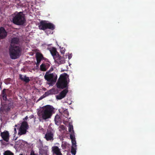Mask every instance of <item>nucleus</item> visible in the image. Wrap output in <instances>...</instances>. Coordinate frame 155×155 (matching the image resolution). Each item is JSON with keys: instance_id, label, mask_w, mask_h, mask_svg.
I'll return each instance as SVG.
<instances>
[{"instance_id": "15", "label": "nucleus", "mask_w": 155, "mask_h": 155, "mask_svg": "<svg viewBox=\"0 0 155 155\" xmlns=\"http://www.w3.org/2000/svg\"><path fill=\"white\" fill-rule=\"evenodd\" d=\"M50 66V65L48 63H43L40 66V70L42 71H45Z\"/></svg>"}, {"instance_id": "41", "label": "nucleus", "mask_w": 155, "mask_h": 155, "mask_svg": "<svg viewBox=\"0 0 155 155\" xmlns=\"http://www.w3.org/2000/svg\"><path fill=\"white\" fill-rule=\"evenodd\" d=\"M19 155H23V154H20Z\"/></svg>"}, {"instance_id": "38", "label": "nucleus", "mask_w": 155, "mask_h": 155, "mask_svg": "<svg viewBox=\"0 0 155 155\" xmlns=\"http://www.w3.org/2000/svg\"><path fill=\"white\" fill-rule=\"evenodd\" d=\"M22 140H19L18 141V142H19L20 143H21V142H22Z\"/></svg>"}, {"instance_id": "28", "label": "nucleus", "mask_w": 155, "mask_h": 155, "mask_svg": "<svg viewBox=\"0 0 155 155\" xmlns=\"http://www.w3.org/2000/svg\"><path fill=\"white\" fill-rule=\"evenodd\" d=\"M72 142V147H76V142L75 141V140H71Z\"/></svg>"}, {"instance_id": "35", "label": "nucleus", "mask_w": 155, "mask_h": 155, "mask_svg": "<svg viewBox=\"0 0 155 155\" xmlns=\"http://www.w3.org/2000/svg\"><path fill=\"white\" fill-rule=\"evenodd\" d=\"M14 133L16 134L17 133V131H16V128H14Z\"/></svg>"}, {"instance_id": "24", "label": "nucleus", "mask_w": 155, "mask_h": 155, "mask_svg": "<svg viewBox=\"0 0 155 155\" xmlns=\"http://www.w3.org/2000/svg\"><path fill=\"white\" fill-rule=\"evenodd\" d=\"M3 154V155H14V153L9 150L5 151Z\"/></svg>"}, {"instance_id": "29", "label": "nucleus", "mask_w": 155, "mask_h": 155, "mask_svg": "<svg viewBox=\"0 0 155 155\" xmlns=\"http://www.w3.org/2000/svg\"><path fill=\"white\" fill-rule=\"evenodd\" d=\"M65 50V48H64L63 47L61 48L60 52L62 54H63L64 53Z\"/></svg>"}, {"instance_id": "10", "label": "nucleus", "mask_w": 155, "mask_h": 155, "mask_svg": "<svg viewBox=\"0 0 155 155\" xmlns=\"http://www.w3.org/2000/svg\"><path fill=\"white\" fill-rule=\"evenodd\" d=\"M53 155H62L61 153L60 149L56 146H54L52 147Z\"/></svg>"}, {"instance_id": "40", "label": "nucleus", "mask_w": 155, "mask_h": 155, "mask_svg": "<svg viewBox=\"0 0 155 155\" xmlns=\"http://www.w3.org/2000/svg\"><path fill=\"white\" fill-rule=\"evenodd\" d=\"M17 125H15V127H17Z\"/></svg>"}, {"instance_id": "4", "label": "nucleus", "mask_w": 155, "mask_h": 155, "mask_svg": "<svg viewBox=\"0 0 155 155\" xmlns=\"http://www.w3.org/2000/svg\"><path fill=\"white\" fill-rule=\"evenodd\" d=\"M12 22L18 25H21L25 22L26 19L23 12H16L12 15Z\"/></svg>"}, {"instance_id": "39", "label": "nucleus", "mask_w": 155, "mask_h": 155, "mask_svg": "<svg viewBox=\"0 0 155 155\" xmlns=\"http://www.w3.org/2000/svg\"><path fill=\"white\" fill-rule=\"evenodd\" d=\"M61 127L62 128H63V127H64V126L63 125L61 126Z\"/></svg>"}, {"instance_id": "18", "label": "nucleus", "mask_w": 155, "mask_h": 155, "mask_svg": "<svg viewBox=\"0 0 155 155\" xmlns=\"http://www.w3.org/2000/svg\"><path fill=\"white\" fill-rule=\"evenodd\" d=\"M7 89H4L2 91V97L3 98V99L4 101H7V94L6 92Z\"/></svg>"}, {"instance_id": "1", "label": "nucleus", "mask_w": 155, "mask_h": 155, "mask_svg": "<svg viewBox=\"0 0 155 155\" xmlns=\"http://www.w3.org/2000/svg\"><path fill=\"white\" fill-rule=\"evenodd\" d=\"M67 76L68 74L66 73L61 74L56 83L58 88L62 89L65 88L61 91L58 95L56 96V98L58 100H61L64 98L68 92V84L69 81H68Z\"/></svg>"}, {"instance_id": "21", "label": "nucleus", "mask_w": 155, "mask_h": 155, "mask_svg": "<svg viewBox=\"0 0 155 155\" xmlns=\"http://www.w3.org/2000/svg\"><path fill=\"white\" fill-rule=\"evenodd\" d=\"M54 91L53 89H51L48 91L45 92L44 94L45 97L49 96V95L53 94V91Z\"/></svg>"}, {"instance_id": "31", "label": "nucleus", "mask_w": 155, "mask_h": 155, "mask_svg": "<svg viewBox=\"0 0 155 155\" xmlns=\"http://www.w3.org/2000/svg\"><path fill=\"white\" fill-rule=\"evenodd\" d=\"M45 97V96L44 95V94L42 95V96H41L40 97V98L38 99V100H41V99H43V98H44V97Z\"/></svg>"}, {"instance_id": "17", "label": "nucleus", "mask_w": 155, "mask_h": 155, "mask_svg": "<svg viewBox=\"0 0 155 155\" xmlns=\"http://www.w3.org/2000/svg\"><path fill=\"white\" fill-rule=\"evenodd\" d=\"M28 127L29 126L28 123L26 121H24L21 123L20 128L28 129Z\"/></svg>"}, {"instance_id": "3", "label": "nucleus", "mask_w": 155, "mask_h": 155, "mask_svg": "<svg viewBox=\"0 0 155 155\" xmlns=\"http://www.w3.org/2000/svg\"><path fill=\"white\" fill-rule=\"evenodd\" d=\"M22 51V48L20 46L10 45L9 46V55L12 59L18 58L21 55Z\"/></svg>"}, {"instance_id": "9", "label": "nucleus", "mask_w": 155, "mask_h": 155, "mask_svg": "<svg viewBox=\"0 0 155 155\" xmlns=\"http://www.w3.org/2000/svg\"><path fill=\"white\" fill-rule=\"evenodd\" d=\"M1 136L3 139L6 142H8L9 139V134L8 131H5L1 132L0 134Z\"/></svg>"}, {"instance_id": "30", "label": "nucleus", "mask_w": 155, "mask_h": 155, "mask_svg": "<svg viewBox=\"0 0 155 155\" xmlns=\"http://www.w3.org/2000/svg\"><path fill=\"white\" fill-rule=\"evenodd\" d=\"M74 134H71H71H70V137L71 139V140H75V138L74 137V136L73 135Z\"/></svg>"}, {"instance_id": "36", "label": "nucleus", "mask_w": 155, "mask_h": 155, "mask_svg": "<svg viewBox=\"0 0 155 155\" xmlns=\"http://www.w3.org/2000/svg\"><path fill=\"white\" fill-rule=\"evenodd\" d=\"M30 155H35L34 152H31V153Z\"/></svg>"}, {"instance_id": "34", "label": "nucleus", "mask_w": 155, "mask_h": 155, "mask_svg": "<svg viewBox=\"0 0 155 155\" xmlns=\"http://www.w3.org/2000/svg\"><path fill=\"white\" fill-rule=\"evenodd\" d=\"M61 147H62V148L63 149H65V148H66V147L65 146H64L63 145V144H62Z\"/></svg>"}, {"instance_id": "25", "label": "nucleus", "mask_w": 155, "mask_h": 155, "mask_svg": "<svg viewBox=\"0 0 155 155\" xmlns=\"http://www.w3.org/2000/svg\"><path fill=\"white\" fill-rule=\"evenodd\" d=\"M69 131L71 134H74V130H73V126L72 125L69 123V127L68 128Z\"/></svg>"}, {"instance_id": "20", "label": "nucleus", "mask_w": 155, "mask_h": 155, "mask_svg": "<svg viewBox=\"0 0 155 155\" xmlns=\"http://www.w3.org/2000/svg\"><path fill=\"white\" fill-rule=\"evenodd\" d=\"M27 129L20 128L19 130L18 134L22 135L26 134Z\"/></svg>"}, {"instance_id": "6", "label": "nucleus", "mask_w": 155, "mask_h": 155, "mask_svg": "<svg viewBox=\"0 0 155 155\" xmlns=\"http://www.w3.org/2000/svg\"><path fill=\"white\" fill-rule=\"evenodd\" d=\"M53 58L55 62L58 64H63L65 63L64 58L60 56L59 54H57Z\"/></svg>"}, {"instance_id": "27", "label": "nucleus", "mask_w": 155, "mask_h": 155, "mask_svg": "<svg viewBox=\"0 0 155 155\" xmlns=\"http://www.w3.org/2000/svg\"><path fill=\"white\" fill-rule=\"evenodd\" d=\"M71 147V153L74 155H75L76 153V148L74 147Z\"/></svg>"}, {"instance_id": "2", "label": "nucleus", "mask_w": 155, "mask_h": 155, "mask_svg": "<svg viewBox=\"0 0 155 155\" xmlns=\"http://www.w3.org/2000/svg\"><path fill=\"white\" fill-rule=\"evenodd\" d=\"M54 108L51 106L47 105L43 107L42 110L39 111L37 113L39 117V120H46L51 117Z\"/></svg>"}, {"instance_id": "33", "label": "nucleus", "mask_w": 155, "mask_h": 155, "mask_svg": "<svg viewBox=\"0 0 155 155\" xmlns=\"http://www.w3.org/2000/svg\"><path fill=\"white\" fill-rule=\"evenodd\" d=\"M28 117L27 116H26L25 118H24V119H23V120H27L28 119Z\"/></svg>"}, {"instance_id": "7", "label": "nucleus", "mask_w": 155, "mask_h": 155, "mask_svg": "<svg viewBox=\"0 0 155 155\" xmlns=\"http://www.w3.org/2000/svg\"><path fill=\"white\" fill-rule=\"evenodd\" d=\"M54 133L51 130L47 131L44 138L48 141H52L54 139Z\"/></svg>"}, {"instance_id": "22", "label": "nucleus", "mask_w": 155, "mask_h": 155, "mask_svg": "<svg viewBox=\"0 0 155 155\" xmlns=\"http://www.w3.org/2000/svg\"><path fill=\"white\" fill-rule=\"evenodd\" d=\"M48 148L47 146L44 147L42 150V152L43 153V155H44V154H45V155H48Z\"/></svg>"}, {"instance_id": "5", "label": "nucleus", "mask_w": 155, "mask_h": 155, "mask_svg": "<svg viewBox=\"0 0 155 155\" xmlns=\"http://www.w3.org/2000/svg\"><path fill=\"white\" fill-rule=\"evenodd\" d=\"M48 72H46L44 76V78L45 80L51 83L56 82L57 79V75L54 72L51 73H48Z\"/></svg>"}, {"instance_id": "23", "label": "nucleus", "mask_w": 155, "mask_h": 155, "mask_svg": "<svg viewBox=\"0 0 155 155\" xmlns=\"http://www.w3.org/2000/svg\"><path fill=\"white\" fill-rule=\"evenodd\" d=\"M61 119L59 115H56L55 116L54 118V121L55 124H57L58 123H59L60 122Z\"/></svg>"}, {"instance_id": "11", "label": "nucleus", "mask_w": 155, "mask_h": 155, "mask_svg": "<svg viewBox=\"0 0 155 155\" xmlns=\"http://www.w3.org/2000/svg\"><path fill=\"white\" fill-rule=\"evenodd\" d=\"M47 23L46 21H42L40 22L38 26L39 29L40 30H45L47 29Z\"/></svg>"}, {"instance_id": "26", "label": "nucleus", "mask_w": 155, "mask_h": 155, "mask_svg": "<svg viewBox=\"0 0 155 155\" xmlns=\"http://www.w3.org/2000/svg\"><path fill=\"white\" fill-rule=\"evenodd\" d=\"M62 114L65 117H68L69 115V113L67 109L64 110Z\"/></svg>"}, {"instance_id": "16", "label": "nucleus", "mask_w": 155, "mask_h": 155, "mask_svg": "<svg viewBox=\"0 0 155 155\" xmlns=\"http://www.w3.org/2000/svg\"><path fill=\"white\" fill-rule=\"evenodd\" d=\"M49 50L53 58L56 56L57 54H59L57 51L56 49L55 48L52 47L50 48L49 49Z\"/></svg>"}, {"instance_id": "8", "label": "nucleus", "mask_w": 155, "mask_h": 155, "mask_svg": "<svg viewBox=\"0 0 155 155\" xmlns=\"http://www.w3.org/2000/svg\"><path fill=\"white\" fill-rule=\"evenodd\" d=\"M8 35L7 32L3 27H0V39H5Z\"/></svg>"}, {"instance_id": "13", "label": "nucleus", "mask_w": 155, "mask_h": 155, "mask_svg": "<svg viewBox=\"0 0 155 155\" xmlns=\"http://www.w3.org/2000/svg\"><path fill=\"white\" fill-rule=\"evenodd\" d=\"M19 78L21 81L26 83H28L30 81L29 77H27L26 75H23L21 74H19Z\"/></svg>"}, {"instance_id": "19", "label": "nucleus", "mask_w": 155, "mask_h": 155, "mask_svg": "<svg viewBox=\"0 0 155 155\" xmlns=\"http://www.w3.org/2000/svg\"><path fill=\"white\" fill-rule=\"evenodd\" d=\"M55 26L52 23H47V29H49L51 30H53L55 29Z\"/></svg>"}, {"instance_id": "32", "label": "nucleus", "mask_w": 155, "mask_h": 155, "mask_svg": "<svg viewBox=\"0 0 155 155\" xmlns=\"http://www.w3.org/2000/svg\"><path fill=\"white\" fill-rule=\"evenodd\" d=\"M53 68H51L50 69L49 71H47V72H48V73H50L51 71H52L53 70Z\"/></svg>"}, {"instance_id": "14", "label": "nucleus", "mask_w": 155, "mask_h": 155, "mask_svg": "<svg viewBox=\"0 0 155 155\" xmlns=\"http://www.w3.org/2000/svg\"><path fill=\"white\" fill-rule=\"evenodd\" d=\"M20 42V40L18 37H13L12 38L11 41L10 45H15L18 44Z\"/></svg>"}, {"instance_id": "37", "label": "nucleus", "mask_w": 155, "mask_h": 155, "mask_svg": "<svg viewBox=\"0 0 155 155\" xmlns=\"http://www.w3.org/2000/svg\"><path fill=\"white\" fill-rule=\"evenodd\" d=\"M10 109V108L9 107H8L7 108V110L8 111H9Z\"/></svg>"}, {"instance_id": "12", "label": "nucleus", "mask_w": 155, "mask_h": 155, "mask_svg": "<svg viewBox=\"0 0 155 155\" xmlns=\"http://www.w3.org/2000/svg\"><path fill=\"white\" fill-rule=\"evenodd\" d=\"M36 59L37 60V65L38 66L41 61L43 59H44V57L42 54L38 53L36 54Z\"/></svg>"}]
</instances>
